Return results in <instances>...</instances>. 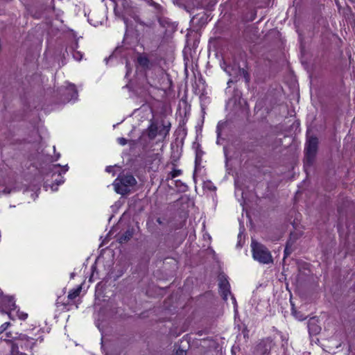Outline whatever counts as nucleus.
I'll return each instance as SVG.
<instances>
[{"mask_svg":"<svg viewBox=\"0 0 355 355\" xmlns=\"http://www.w3.org/2000/svg\"><path fill=\"white\" fill-rule=\"evenodd\" d=\"M157 223L159 224V225H162L163 224V221L162 220V219L160 218H157V220H156Z\"/></svg>","mask_w":355,"mask_h":355,"instance_id":"a878e982","label":"nucleus"},{"mask_svg":"<svg viewBox=\"0 0 355 355\" xmlns=\"http://www.w3.org/2000/svg\"><path fill=\"white\" fill-rule=\"evenodd\" d=\"M198 157H199V155H198V153L197 152V153H196V159L198 158Z\"/></svg>","mask_w":355,"mask_h":355,"instance_id":"72a5a7b5","label":"nucleus"},{"mask_svg":"<svg viewBox=\"0 0 355 355\" xmlns=\"http://www.w3.org/2000/svg\"><path fill=\"white\" fill-rule=\"evenodd\" d=\"M220 292L224 300H227L228 295L230 294V284L227 279H222L219 283Z\"/></svg>","mask_w":355,"mask_h":355,"instance_id":"6e6552de","label":"nucleus"},{"mask_svg":"<svg viewBox=\"0 0 355 355\" xmlns=\"http://www.w3.org/2000/svg\"><path fill=\"white\" fill-rule=\"evenodd\" d=\"M63 172L65 173L67 170H68V166L67 165H65L63 166Z\"/></svg>","mask_w":355,"mask_h":355,"instance_id":"c756f323","label":"nucleus"},{"mask_svg":"<svg viewBox=\"0 0 355 355\" xmlns=\"http://www.w3.org/2000/svg\"><path fill=\"white\" fill-rule=\"evenodd\" d=\"M293 242H291L290 241H288L287 243H286V248H285V250H284V258L287 257L288 256H289L292 252H293V250H292V245H293Z\"/></svg>","mask_w":355,"mask_h":355,"instance_id":"4468645a","label":"nucleus"},{"mask_svg":"<svg viewBox=\"0 0 355 355\" xmlns=\"http://www.w3.org/2000/svg\"><path fill=\"white\" fill-rule=\"evenodd\" d=\"M60 154L58 153V154L56 155L57 159H58V158L60 157Z\"/></svg>","mask_w":355,"mask_h":355,"instance_id":"f704fd0d","label":"nucleus"},{"mask_svg":"<svg viewBox=\"0 0 355 355\" xmlns=\"http://www.w3.org/2000/svg\"><path fill=\"white\" fill-rule=\"evenodd\" d=\"M274 343L270 338L261 340L256 346V352L259 355H266L270 353Z\"/></svg>","mask_w":355,"mask_h":355,"instance_id":"423d86ee","label":"nucleus"},{"mask_svg":"<svg viewBox=\"0 0 355 355\" xmlns=\"http://www.w3.org/2000/svg\"><path fill=\"white\" fill-rule=\"evenodd\" d=\"M170 130V126L163 125L162 128L159 130L157 125L153 123L146 130V134L150 140H153L157 135L166 136Z\"/></svg>","mask_w":355,"mask_h":355,"instance_id":"39448f33","label":"nucleus"},{"mask_svg":"<svg viewBox=\"0 0 355 355\" xmlns=\"http://www.w3.org/2000/svg\"><path fill=\"white\" fill-rule=\"evenodd\" d=\"M137 182L131 174H120L113 182L115 191L122 196L130 192V187L137 184Z\"/></svg>","mask_w":355,"mask_h":355,"instance_id":"f03ea898","label":"nucleus"},{"mask_svg":"<svg viewBox=\"0 0 355 355\" xmlns=\"http://www.w3.org/2000/svg\"><path fill=\"white\" fill-rule=\"evenodd\" d=\"M117 141H118L119 144L122 146H125L128 143V140L123 137L118 138Z\"/></svg>","mask_w":355,"mask_h":355,"instance_id":"412c9836","label":"nucleus"},{"mask_svg":"<svg viewBox=\"0 0 355 355\" xmlns=\"http://www.w3.org/2000/svg\"><path fill=\"white\" fill-rule=\"evenodd\" d=\"M55 166H58V167H60V164H57V165H55Z\"/></svg>","mask_w":355,"mask_h":355,"instance_id":"c9c22d12","label":"nucleus"},{"mask_svg":"<svg viewBox=\"0 0 355 355\" xmlns=\"http://www.w3.org/2000/svg\"><path fill=\"white\" fill-rule=\"evenodd\" d=\"M10 191H10V189H8V188L4 189H3V192L4 193H6V194L10 193Z\"/></svg>","mask_w":355,"mask_h":355,"instance_id":"393cba45","label":"nucleus"},{"mask_svg":"<svg viewBox=\"0 0 355 355\" xmlns=\"http://www.w3.org/2000/svg\"><path fill=\"white\" fill-rule=\"evenodd\" d=\"M146 2H148V3H150V4H153V5H155V3H154L153 1V0H145Z\"/></svg>","mask_w":355,"mask_h":355,"instance_id":"cd10ccee","label":"nucleus"},{"mask_svg":"<svg viewBox=\"0 0 355 355\" xmlns=\"http://www.w3.org/2000/svg\"><path fill=\"white\" fill-rule=\"evenodd\" d=\"M5 306L10 309L15 308V304L12 297L4 296L2 293H0V306Z\"/></svg>","mask_w":355,"mask_h":355,"instance_id":"1a4fd4ad","label":"nucleus"},{"mask_svg":"<svg viewBox=\"0 0 355 355\" xmlns=\"http://www.w3.org/2000/svg\"><path fill=\"white\" fill-rule=\"evenodd\" d=\"M78 54H79V53H78ZM78 56H79V58H80L81 55H76V57H78Z\"/></svg>","mask_w":355,"mask_h":355,"instance_id":"e433bc0d","label":"nucleus"},{"mask_svg":"<svg viewBox=\"0 0 355 355\" xmlns=\"http://www.w3.org/2000/svg\"><path fill=\"white\" fill-rule=\"evenodd\" d=\"M110 168H111V166H107V167L106 168V171H107V172H110Z\"/></svg>","mask_w":355,"mask_h":355,"instance_id":"7c9ffc66","label":"nucleus"},{"mask_svg":"<svg viewBox=\"0 0 355 355\" xmlns=\"http://www.w3.org/2000/svg\"><path fill=\"white\" fill-rule=\"evenodd\" d=\"M81 289H82V288H81V286H78L77 288L73 289V290H71V291L69 293L68 298H69V300H74L76 297H77L79 295V294H80V291H81Z\"/></svg>","mask_w":355,"mask_h":355,"instance_id":"ddd939ff","label":"nucleus"},{"mask_svg":"<svg viewBox=\"0 0 355 355\" xmlns=\"http://www.w3.org/2000/svg\"><path fill=\"white\" fill-rule=\"evenodd\" d=\"M145 135H146V133H145V132H144V133L142 134L141 137L139 138V140L141 141V142H142V141H143V139H144V138Z\"/></svg>","mask_w":355,"mask_h":355,"instance_id":"bb28decb","label":"nucleus"},{"mask_svg":"<svg viewBox=\"0 0 355 355\" xmlns=\"http://www.w3.org/2000/svg\"><path fill=\"white\" fill-rule=\"evenodd\" d=\"M123 6H127V7H129L130 6V0H123Z\"/></svg>","mask_w":355,"mask_h":355,"instance_id":"b1692460","label":"nucleus"},{"mask_svg":"<svg viewBox=\"0 0 355 355\" xmlns=\"http://www.w3.org/2000/svg\"><path fill=\"white\" fill-rule=\"evenodd\" d=\"M182 174V171L180 169H173L169 174L170 178L173 179Z\"/></svg>","mask_w":355,"mask_h":355,"instance_id":"a211bd4d","label":"nucleus"},{"mask_svg":"<svg viewBox=\"0 0 355 355\" xmlns=\"http://www.w3.org/2000/svg\"><path fill=\"white\" fill-rule=\"evenodd\" d=\"M73 57H75L76 59L80 60V58L79 57H76L75 54L73 55Z\"/></svg>","mask_w":355,"mask_h":355,"instance_id":"473e14b6","label":"nucleus"},{"mask_svg":"<svg viewBox=\"0 0 355 355\" xmlns=\"http://www.w3.org/2000/svg\"><path fill=\"white\" fill-rule=\"evenodd\" d=\"M292 313L294 315V316L299 320H304L306 318V316L302 314L301 312L297 311L293 306L292 307Z\"/></svg>","mask_w":355,"mask_h":355,"instance_id":"2eb2a0df","label":"nucleus"},{"mask_svg":"<svg viewBox=\"0 0 355 355\" xmlns=\"http://www.w3.org/2000/svg\"><path fill=\"white\" fill-rule=\"evenodd\" d=\"M137 62L144 68H148L149 67L150 61L146 55H139L137 58Z\"/></svg>","mask_w":355,"mask_h":355,"instance_id":"f8f14e48","label":"nucleus"},{"mask_svg":"<svg viewBox=\"0 0 355 355\" xmlns=\"http://www.w3.org/2000/svg\"><path fill=\"white\" fill-rule=\"evenodd\" d=\"M239 72L243 75L244 78H245L246 81L248 82L249 80L248 73L244 69H239Z\"/></svg>","mask_w":355,"mask_h":355,"instance_id":"4be33fe9","label":"nucleus"},{"mask_svg":"<svg viewBox=\"0 0 355 355\" xmlns=\"http://www.w3.org/2000/svg\"><path fill=\"white\" fill-rule=\"evenodd\" d=\"M65 92L70 95V97H67L66 101H69L71 99H76L78 96V92L74 85L69 84L66 88Z\"/></svg>","mask_w":355,"mask_h":355,"instance_id":"9d476101","label":"nucleus"},{"mask_svg":"<svg viewBox=\"0 0 355 355\" xmlns=\"http://www.w3.org/2000/svg\"><path fill=\"white\" fill-rule=\"evenodd\" d=\"M28 338V340H30V342H26V340H24L22 341V345H23V348H25V349H28V348H32L33 345H34V343H33V339L31 338Z\"/></svg>","mask_w":355,"mask_h":355,"instance_id":"f3484780","label":"nucleus"},{"mask_svg":"<svg viewBox=\"0 0 355 355\" xmlns=\"http://www.w3.org/2000/svg\"><path fill=\"white\" fill-rule=\"evenodd\" d=\"M175 355H187V352L182 349H178L175 352Z\"/></svg>","mask_w":355,"mask_h":355,"instance_id":"5701e85b","label":"nucleus"},{"mask_svg":"<svg viewBox=\"0 0 355 355\" xmlns=\"http://www.w3.org/2000/svg\"><path fill=\"white\" fill-rule=\"evenodd\" d=\"M149 224H150V220H148V221L147 222V225L148 226V228H150Z\"/></svg>","mask_w":355,"mask_h":355,"instance_id":"2f4dec72","label":"nucleus"},{"mask_svg":"<svg viewBox=\"0 0 355 355\" xmlns=\"http://www.w3.org/2000/svg\"><path fill=\"white\" fill-rule=\"evenodd\" d=\"M55 181V182H56V186H55V187L54 184H53V185L51 186V189H52L53 191H56V190L58 189V187H58V185H60V184H62V183L64 182V180H63V178H62V177H60V179H59V180H57V179H56Z\"/></svg>","mask_w":355,"mask_h":355,"instance_id":"6ab92c4d","label":"nucleus"},{"mask_svg":"<svg viewBox=\"0 0 355 355\" xmlns=\"http://www.w3.org/2000/svg\"><path fill=\"white\" fill-rule=\"evenodd\" d=\"M28 315L26 313L25 314H23L22 316H21L20 318L23 320H25L26 318H27Z\"/></svg>","mask_w":355,"mask_h":355,"instance_id":"c85d7f7f","label":"nucleus"},{"mask_svg":"<svg viewBox=\"0 0 355 355\" xmlns=\"http://www.w3.org/2000/svg\"><path fill=\"white\" fill-rule=\"evenodd\" d=\"M318 139L314 135H307L304 148V167L306 171L315 159L318 149Z\"/></svg>","mask_w":355,"mask_h":355,"instance_id":"f257e3e1","label":"nucleus"},{"mask_svg":"<svg viewBox=\"0 0 355 355\" xmlns=\"http://www.w3.org/2000/svg\"><path fill=\"white\" fill-rule=\"evenodd\" d=\"M10 325V322H5L0 327V334L3 333L6 330L8 327Z\"/></svg>","mask_w":355,"mask_h":355,"instance_id":"aec40b11","label":"nucleus"},{"mask_svg":"<svg viewBox=\"0 0 355 355\" xmlns=\"http://www.w3.org/2000/svg\"><path fill=\"white\" fill-rule=\"evenodd\" d=\"M227 125V121H219L217 125V134L219 137L221 133V130Z\"/></svg>","mask_w":355,"mask_h":355,"instance_id":"dca6fc26","label":"nucleus"},{"mask_svg":"<svg viewBox=\"0 0 355 355\" xmlns=\"http://www.w3.org/2000/svg\"><path fill=\"white\" fill-rule=\"evenodd\" d=\"M133 236V230L128 229L119 236V241L121 243L128 241Z\"/></svg>","mask_w":355,"mask_h":355,"instance_id":"9b49d317","label":"nucleus"},{"mask_svg":"<svg viewBox=\"0 0 355 355\" xmlns=\"http://www.w3.org/2000/svg\"><path fill=\"white\" fill-rule=\"evenodd\" d=\"M308 329L310 335H317L321 331V327L318 324V320L316 318H311L308 322Z\"/></svg>","mask_w":355,"mask_h":355,"instance_id":"0eeeda50","label":"nucleus"},{"mask_svg":"<svg viewBox=\"0 0 355 355\" xmlns=\"http://www.w3.org/2000/svg\"><path fill=\"white\" fill-rule=\"evenodd\" d=\"M26 340V342H30L27 336L24 334H20L18 337H15L13 340H8L7 342L10 344L11 349H10V355H26L24 353H19V347L23 349L22 341Z\"/></svg>","mask_w":355,"mask_h":355,"instance_id":"20e7f679","label":"nucleus"},{"mask_svg":"<svg viewBox=\"0 0 355 355\" xmlns=\"http://www.w3.org/2000/svg\"><path fill=\"white\" fill-rule=\"evenodd\" d=\"M252 257L254 260L263 264L273 263V259L269 250L261 243L254 240L251 243Z\"/></svg>","mask_w":355,"mask_h":355,"instance_id":"7ed1b4c3","label":"nucleus"}]
</instances>
